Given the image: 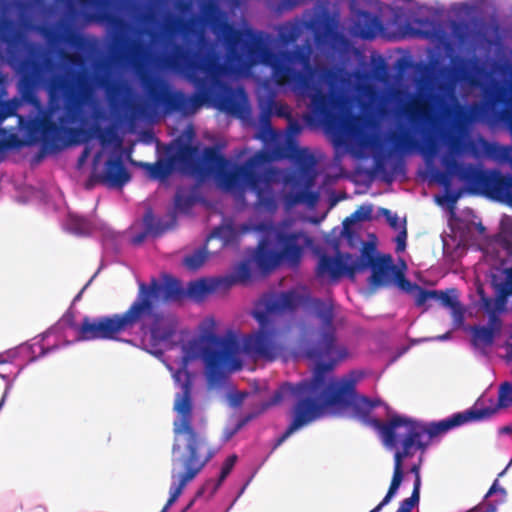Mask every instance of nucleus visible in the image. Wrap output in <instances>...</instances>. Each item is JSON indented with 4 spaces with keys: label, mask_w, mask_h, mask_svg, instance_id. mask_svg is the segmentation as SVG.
<instances>
[{
    "label": "nucleus",
    "mask_w": 512,
    "mask_h": 512,
    "mask_svg": "<svg viewBox=\"0 0 512 512\" xmlns=\"http://www.w3.org/2000/svg\"><path fill=\"white\" fill-rule=\"evenodd\" d=\"M50 112L40 109L39 115L33 118L17 115L18 127L23 136L20 138L21 148L40 144Z\"/></svg>",
    "instance_id": "nucleus-18"
},
{
    "label": "nucleus",
    "mask_w": 512,
    "mask_h": 512,
    "mask_svg": "<svg viewBox=\"0 0 512 512\" xmlns=\"http://www.w3.org/2000/svg\"><path fill=\"white\" fill-rule=\"evenodd\" d=\"M32 349L28 344H21L15 348L8 349L0 353V364L10 363L18 357L23 351H30Z\"/></svg>",
    "instance_id": "nucleus-57"
},
{
    "label": "nucleus",
    "mask_w": 512,
    "mask_h": 512,
    "mask_svg": "<svg viewBox=\"0 0 512 512\" xmlns=\"http://www.w3.org/2000/svg\"><path fill=\"white\" fill-rule=\"evenodd\" d=\"M84 5H92L96 8V12L85 16L87 22L107 23L117 31H124L126 24L123 20L111 15L107 9L110 6V0H78Z\"/></svg>",
    "instance_id": "nucleus-26"
},
{
    "label": "nucleus",
    "mask_w": 512,
    "mask_h": 512,
    "mask_svg": "<svg viewBox=\"0 0 512 512\" xmlns=\"http://www.w3.org/2000/svg\"><path fill=\"white\" fill-rule=\"evenodd\" d=\"M380 401H371L366 397H360L355 394L353 388V398L349 403H338L334 406L353 407L356 416L364 423L370 424L378 429L384 445L393 449L400 444L401 450H397L394 455V473L392 479L398 477V482L403 481L402 464L405 458L413 455V449L424 448L425 424L407 418L401 415H395L387 423L379 419H370V412L378 405ZM333 407V405L331 406Z\"/></svg>",
    "instance_id": "nucleus-8"
},
{
    "label": "nucleus",
    "mask_w": 512,
    "mask_h": 512,
    "mask_svg": "<svg viewBox=\"0 0 512 512\" xmlns=\"http://www.w3.org/2000/svg\"><path fill=\"white\" fill-rule=\"evenodd\" d=\"M402 115L411 123L421 126H433L436 123V117L431 109H419L412 104L402 109Z\"/></svg>",
    "instance_id": "nucleus-38"
},
{
    "label": "nucleus",
    "mask_w": 512,
    "mask_h": 512,
    "mask_svg": "<svg viewBox=\"0 0 512 512\" xmlns=\"http://www.w3.org/2000/svg\"><path fill=\"white\" fill-rule=\"evenodd\" d=\"M494 411L487 409H471L465 412H460L440 420L438 422H431L425 425V433L427 438H424V448L428 445L433 437H436L442 433L449 431L450 429L460 426L464 423L473 420H481L490 417Z\"/></svg>",
    "instance_id": "nucleus-16"
},
{
    "label": "nucleus",
    "mask_w": 512,
    "mask_h": 512,
    "mask_svg": "<svg viewBox=\"0 0 512 512\" xmlns=\"http://www.w3.org/2000/svg\"><path fill=\"white\" fill-rule=\"evenodd\" d=\"M255 312L254 317L259 323V330L245 336L241 343L232 334L219 336L207 333L193 338L181 346V364L177 370H173L172 377L181 392L176 394L174 404L185 395L189 403V425H191L192 401H191V374L187 370L189 362L201 360L204 365L205 376L210 387L221 385L226 377L242 367L239 359L240 351L256 358L273 359L278 352L275 342L276 331L271 323L270 314Z\"/></svg>",
    "instance_id": "nucleus-3"
},
{
    "label": "nucleus",
    "mask_w": 512,
    "mask_h": 512,
    "mask_svg": "<svg viewBox=\"0 0 512 512\" xmlns=\"http://www.w3.org/2000/svg\"><path fill=\"white\" fill-rule=\"evenodd\" d=\"M301 6L298 0H276L270 4V9L278 14L291 11Z\"/></svg>",
    "instance_id": "nucleus-58"
},
{
    "label": "nucleus",
    "mask_w": 512,
    "mask_h": 512,
    "mask_svg": "<svg viewBox=\"0 0 512 512\" xmlns=\"http://www.w3.org/2000/svg\"><path fill=\"white\" fill-rule=\"evenodd\" d=\"M509 357L512 358V345L508 349ZM512 406V384L504 382L499 388L498 404L494 408H486L487 410L494 411L493 415L498 409Z\"/></svg>",
    "instance_id": "nucleus-47"
},
{
    "label": "nucleus",
    "mask_w": 512,
    "mask_h": 512,
    "mask_svg": "<svg viewBox=\"0 0 512 512\" xmlns=\"http://www.w3.org/2000/svg\"><path fill=\"white\" fill-rule=\"evenodd\" d=\"M385 28L378 15L358 10L353 13L348 32L363 40H373L384 34Z\"/></svg>",
    "instance_id": "nucleus-17"
},
{
    "label": "nucleus",
    "mask_w": 512,
    "mask_h": 512,
    "mask_svg": "<svg viewBox=\"0 0 512 512\" xmlns=\"http://www.w3.org/2000/svg\"><path fill=\"white\" fill-rule=\"evenodd\" d=\"M39 2L40 0H32V2L15 1L12 3V6L19 12L18 21L16 24L22 32L30 31L33 29L31 19L26 15V11L32 6V4Z\"/></svg>",
    "instance_id": "nucleus-44"
},
{
    "label": "nucleus",
    "mask_w": 512,
    "mask_h": 512,
    "mask_svg": "<svg viewBox=\"0 0 512 512\" xmlns=\"http://www.w3.org/2000/svg\"><path fill=\"white\" fill-rule=\"evenodd\" d=\"M271 154L261 150L239 165L226 159L216 147H207L202 153V162L207 171L200 167L203 176L211 174L217 185L227 192H243L254 185L260 173L256 169L271 162Z\"/></svg>",
    "instance_id": "nucleus-9"
},
{
    "label": "nucleus",
    "mask_w": 512,
    "mask_h": 512,
    "mask_svg": "<svg viewBox=\"0 0 512 512\" xmlns=\"http://www.w3.org/2000/svg\"><path fill=\"white\" fill-rule=\"evenodd\" d=\"M303 130V126L295 119L290 117L288 119V126L285 131V143L283 146L276 147L271 151H286L289 150V146L292 145L294 147H298L295 142V137H297Z\"/></svg>",
    "instance_id": "nucleus-46"
},
{
    "label": "nucleus",
    "mask_w": 512,
    "mask_h": 512,
    "mask_svg": "<svg viewBox=\"0 0 512 512\" xmlns=\"http://www.w3.org/2000/svg\"><path fill=\"white\" fill-rule=\"evenodd\" d=\"M20 106L21 101L17 98L0 101V124H2L9 117H17V111L19 110Z\"/></svg>",
    "instance_id": "nucleus-50"
},
{
    "label": "nucleus",
    "mask_w": 512,
    "mask_h": 512,
    "mask_svg": "<svg viewBox=\"0 0 512 512\" xmlns=\"http://www.w3.org/2000/svg\"><path fill=\"white\" fill-rule=\"evenodd\" d=\"M86 134L81 136L82 142L90 138H97L102 146L117 145L120 149L121 141L117 135L116 130L113 127L101 128L99 125H92L88 129H85Z\"/></svg>",
    "instance_id": "nucleus-35"
},
{
    "label": "nucleus",
    "mask_w": 512,
    "mask_h": 512,
    "mask_svg": "<svg viewBox=\"0 0 512 512\" xmlns=\"http://www.w3.org/2000/svg\"><path fill=\"white\" fill-rule=\"evenodd\" d=\"M271 154V162L278 159H291L296 168L303 170H316L317 161L313 154L306 148L289 146L286 151H268Z\"/></svg>",
    "instance_id": "nucleus-27"
},
{
    "label": "nucleus",
    "mask_w": 512,
    "mask_h": 512,
    "mask_svg": "<svg viewBox=\"0 0 512 512\" xmlns=\"http://www.w3.org/2000/svg\"><path fill=\"white\" fill-rule=\"evenodd\" d=\"M94 225L87 220L75 213L69 212L64 222V228L78 236H85L91 233Z\"/></svg>",
    "instance_id": "nucleus-40"
},
{
    "label": "nucleus",
    "mask_w": 512,
    "mask_h": 512,
    "mask_svg": "<svg viewBox=\"0 0 512 512\" xmlns=\"http://www.w3.org/2000/svg\"><path fill=\"white\" fill-rule=\"evenodd\" d=\"M277 175V169L268 168L259 174L254 185L250 187V190L255 193L257 198L255 203V208L257 210H261L269 214H274L277 211L279 206V197L271 185V183L276 180Z\"/></svg>",
    "instance_id": "nucleus-15"
},
{
    "label": "nucleus",
    "mask_w": 512,
    "mask_h": 512,
    "mask_svg": "<svg viewBox=\"0 0 512 512\" xmlns=\"http://www.w3.org/2000/svg\"><path fill=\"white\" fill-rule=\"evenodd\" d=\"M101 235L103 237L104 245L109 247L117 248L119 243L121 242V239L123 238V235L120 233H117L113 231L110 227L106 225L101 226Z\"/></svg>",
    "instance_id": "nucleus-52"
},
{
    "label": "nucleus",
    "mask_w": 512,
    "mask_h": 512,
    "mask_svg": "<svg viewBox=\"0 0 512 512\" xmlns=\"http://www.w3.org/2000/svg\"><path fill=\"white\" fill-rule=\"evenodd\" d=\"M372 268L370 285L373 287L388 286L400 276V271L393 265L390 255L373 257L367 255Z\"/></svg>",
    "instance_id": "nucleus-20"
},
{
    "label": "nucleus",
    "mask_w": 512,
    "mask_h": 512,
    "mask_svg": "<svg viewBox=\"0 0 512 512\" xmlns=\"http://www.w3.org/2000/svg\"><path fill=\"white\" fill-rule=\"evenodd\" d=\"M264 305L270 312L293 311L303 307L313 311L321 322L318 342L305 347L307 358L316 362L311 380L286 385L282 389L293 391L301 396V400L294 408L293 422L280 439L281 443L290 434L323 418L332 405L351 402L353 388L361 374L351 372L339 380L328 377L336 364L348 356L347 349L336 338L335 313L330 301L313 298L308 286L299 285L287 292L267 297Z\"/></svg>",
    "instance_id": "nucleus-2"
},
{
    "label": "nucleus",
    "mask_w": 512,
    "mask_h": 512,
    "mask_svg": "<svg viewBox=\"0 0 512 512\" xmlns=\"http://www.w3.org/2000/svg\"><path fill=\"white\" fill-rule=\"evenodd\" d=\"M21 148L20 137L5 128H0V153Z\"/></svg>",
    "instance_id": "nucleus-49"
},
{
    "label": "nucleus",
    "mask_w": 512,
    "mask_h": 512,
    "mask_svg": "<svg viewBox=\"0 0 512 512\" xmlns=\"http://www.w3.org/2000/svg\"><path fill=\"white\" fill-rule=\"evenodd\" d=\"M312 188H301L300 190L290 193L287 196V204L294 206L297 204H305L309 207H313L319 200L318 193L311 190Z\"/></svg>",
    "instance_id": "nucleus-42"
},
{
    "label": "nucleus",
    "mask_w": 512,
    "mask_h": 512,
    "mask_svg": "<svg viewBox=\"0 0 512 512\" xmlns=\"http://www.w3.org/2000/svg\"><path fill=\"white\" fill-rule=\"evenodd\" d=\"M101 181L109 187L121 188L130 180V175L123 163L122 151H116L111 154L104 165L100 176Z\"/></svg>",
    "instance_id": "nucleus-21"
},
{
    "label": "nucleus",
    "mask_w": 512,
    "mask_h": 512,
    "mask_svg": "<svg viewBox=\"0 0 512 512\" xmlns=\"http://www.w3.org/2000/svg\"><path fill=\"white\" fill-rule=\"evenodd\" d=\"M495 329L493 327L475 326L472 328V341L475 346H490L494 342Z\"/></svg>",
    "instance_id": "nucleus-43"
},
{
    "label": "nucleus",
    "mask_w": 512,
    "mask_h": 512,
    "mask_svg": "<svg viewBox=\"0 0 512 512\" xmlns=\"http://www.w3.org/2000/svg\"><path fill=\"white\" fill-rule=\"evenodd\" d=\"M247 395L248 394L246 392H239V391H235V390H231V391L227 392L226 399H227L228 405L231 408L240 407L242 405V403L244 402L245 398L247 397Z\"/></svg>",
    "instance_id": "nucleus-61"
},
{
    "label": "nucleus",
    "mask_w": 512,
    "mask_h": 512,
    "mask_svg": "<svg viewBox=\"0 0 512 512\" xmlns=\"http://www.w3.org/2000/svg\"><path fill=\"white\" fill-rule=\"evenodd\" d=\"M123 55L134 65L138 66L140 62L146 60L147 53L145 47L137 41H131L123 47Z\"/></svg>",
    "instance_id": "nucleus-45"
},
{
    "label": "nucleus",
    "mask_w": 512,
    "mask_h": 512,
    "mask_svg": "<svg viewBox=\"0 0 512 512\" xmlns=\"http://www.w3.org/2000/svg\"><path fill=\"white\" fill-rule=\"evenodd\" d=\"M416 152L422 154L431 179L440 184H445L447 182L446 174L433 166V160L438 153L436 141L432 137L426 136L421 142L419 141V147H417Z\"/></svg>",
    "instance_id": "nucleus-30"
},
{
    "label": "nucleus",
    "mask_w": 512,
    "mask_h": 512,
    "mask_svg": "<svg viewBox=\"0 0 512 512\" xmlns=\"http://www.w3.org/2000/svg\"><path fill=\"white\" fill-rule=\"evenodd\" d=\"M286 385H291V384L290 383L283 384L278 389V391L275 392V394L273 395V397L270 400V402H267V403L263 404L260 409L252 411V412L248 413L246 416H244L242 419H240L237 422L239 427L242 429L248 422H250L251 420L256 418L258 415H260L266 408H268L271 405H275V404L279 403L287 395H292V396H294L297 399V402L295 403V405L292 408V419H294V408L299 403V401L301 400V396L297 395L296 393H294L291 390L282 391L283 387L286 386ZM291 422H293V420H291ZM291 424L292 423L289 424V426L287 427L286 431L277 439V441H276V443L274 445V449L279 447L280 445H282L290 436H292L294 434V433L290 434L281 443H279L280 439L286 434V432L288 431V429L291 426Z\"/></svg>",
    "instance_id": "nucleus-29"
},
{
    "label": "nucleus",
    "mask_w": 512,
    "mask_h": 512,
    "mask_svg": "<svg viewBox=\"0 0 512 512\" xmlns=\"http://www.w3.org/2000/svg\"><path fill=\"white\" fill-rule=\"evenodd\" d=\"M325 32L323 34L331 48L340 55H349L354 51L350 40L341 32L337 31V21L332 17H326L324 20Z\"/></svg>",
    "instance_id": "nucleus-28"
},
{
    "label": "nucleus",
    "mask_w": 512,
    "mask_h": 512,
    "mask_svg": "<svg viewBox=\"0 0 512 512\" xmlns=\"http://www.w3.org/2000/svg\"><path fill=\"white\" fill-rule=\"evenodd\" d=\"M379 141L377 140V145L373 150V166H372V174L378 178H380L385 183H392L396 177V175L402 173L404 171V164L401 161H396L392 163L391 167H387L386 159L390 157L388 154L384 155L378 151Z\"/></svg>",
    "instance_id": "nucleus-25"
},
{
    "label": "nucleus",
    "mask_w": 512,
    "mask_h": 512,
    "mask_svg": "<svg viewBox=\"0 0 512 512\" xmlns=\"http://www.w3.org/2000/svg\"><path fill=\"white\" fill-rule=\"evenodd\" d=\"M236 462H237V456L236 455H231L230 457H228L226 459L225 463L222 466L220 476L217 479V483L215 484V488L212 489L211 494H215L217 492V490L220 488V486L222 485L224 480L227 478V476L232 471V469H233L234 465L236 464Z\"/></svg>",
    "instance_id": "nucleus-55"
},
{
    "label": "nucleus",
    "mask_w": 512,
    "mask_h": 512,
    "mask_svg": "<svg viewBox=\"0 0 512 512\" xmlns=\"http://www.w3.org/2000/svg\"><path fill=\"white\" fill-rule=\"evenodd\" d=\"M449 28L452 37L459 44H465L471 36L470 27L466 22L451 21L449 23Z\"/></svg>",
    "instance_id": "nucleus-48"
},
{
    "label": "nucleus",
    "mask_w": 512,
    "mask_h": 512,
    "mask_svg": "<svg viewBox=\"0 0 512 512\" xmlns=\"http://www.w3.org/2000/svg\"><path fill=\"white\" fill-rule=\"evenodd\" d=\"M138 286L137 298L126 312L97 318L85 317L78 328L77 340H114L118 334L133 330L137 323L144 326L157 304L185 298V288L171 276L153 278L149 284L139 281Z\"/></svg>",
    "instance_id": "nucleus-5"
},
{
    "label": "nucleus",
    "mask_w": 512,
    "mask_h": 512,
    "mask_svg": "<svg viewBox=\"0 0 512 512\" xmlns=\"http://www.w3.org/2000/svg\"><path fill=\"white\" fill-rule=\"evenodd\" d=\"M387 140L392 146L388 153L389 156L412 154L419 147V141L407 130L392 132L388 135Z\"/></svg>",
    "instance_id": "nucleus-31"
},
{
    "label": "nucleus",
    "mask_w": 512,
    "mask_h": 512,
    "mask_svg": "<svg viewBox=\"0 0 512 512\" xmlns=\"http://www.w3.org/2000/svg\"><path fill=\"white\" fill-rule=\"evenodd\" d=\"M317 178V170H303L295 168L286 174L284 182L294 188H312Z\"/></svg>",
    "instance_id": "nucleus-37"
},
{
    "label": "nucleus",
    "mask_w": 512,
    "mask_h": 512,
    "mask_svg": "<svg viewBox=\"0 0 512 512\" xmlns=\"http://www.w3.org/2000/svg\"><path fill=\"white\" fill-rule=\"evenodd\" d=\"M276 105L274 96H269L265 99L259 100L260 114L258 122L260 126V138L263 140H275L277 137L276 131L271 126V117L273 116V109Z\"/></svg>",
    "instance_id": "nucleus-32"
},
{
    "label": "nucleus",
    "mask_w": 512,
    "mask_h": 512,
    "mask_svg": "<svg viewBox=\"0 0 512 512\" xmlns=\"http://www.w3.org/2000/svg\"><path fill=\"white\" fill-rule=\"evenodd\" d=\"M96 87L105 88L108 94H112L116 90L115 87L109 85L105 77L90 78L84 73H66L47 83L50 103L59 94L65 100V115L59 118L60 124L84 123L81 117V106L91 102Z\"/></svg>",
    "instance_id": "nucleus-10"
},
{
    "label": "nucleus",
    "mask_w": 512,
    "mask_h": 512,
    "mask_svg": "<svg viewBox=\"0 0 512 512\" xmlns=\"http://www.w3.org/2000/svg\"><path fill=\"white\" fill-rule=\"evenodd\" d=\"M144 230L132 237V242L136 245L142 243L149 235L157 236L164 231L170 229L172 225L166 223L162 219L155 218L152 212L148 211L143 218Z\"/></svg>",
    "instance_id": "nucleus-34"
},
{
    "label": "nucleus",
    "mask_w": 512,
    "mask_h": 512,
    "mask_svg": "<svg viewBox=\"0 0 512 512\" xmlns=\"http://www.w3.org/2000/svg\"><path fill=\"white\" fill-rule=\"evenodd\" d=\"M401 483L398 482V477L392 479L389 490L383 500L370 512H380L384 506H386L396 495Z\"/></svg>",
    "instance_id": "nucleus-59"
},
{
    "label": "nucleus",
    "mask_w": 512,
    "mask_h": 512,
    "mask_svg": "<svg viewBox=\"0 0 512 512\" xmlns=\"http://www.w3.org/2000/svg\"><path fill=\"white\" fill-rule=\"evenodd\" d=\"M434 300L439 301L444 307L447 308H454L455 305L458 304L456 295L454 294V291L451 292H444V291H437V295L434 297Z\"/></svg>",
    "instance_id": "nucleus-60"
},
{
    "label": "nucleus",
    "mask_w": 512,
    "mask_h": 512,
    "mask_svg": "<svg viewBox=\"0 0 512 512\" xmlns=\"http://www.w3.org/2000/svg\"><path fill=\"white\" fill-rule=\"evenodd\" d=\"M46 36L77 48L84 44V37L67 21H60Z\"/></svg>",
    "instance_id": "nucleus-33"
},
{
    "label": "nucleus",
    "mask_w": 512,
    "mask_h": 512,
    "mask_svg": "<svg viewBox=\"0 0 512 512\" xmlns=\"http://www.w3.org/2000/svg\"><path fill=\"white\" fill-rule=\"evenodd\" d=\"M349 272L350 269L341 255L328 256L323 254L318 259L316 275L319 278L327 277L331 280H338Z\"/></svg>",
    "instance_id": "nucleus-23"
},
{
    "label": "nucleus",
    "mask_w": 512,
    "mask_h": 512,
    "mask_svg": "<svg viewBox=\"0 0 512 512\" xmlns=\"http://www.w3.org/2000/svg\"><path fill=\"white\" fill-rule=\"evenodd\" d=\"M372 216V207L369 205H363L357 209L350 217H347L343 224L347 227L350 223H356L361 221L369 220Z\"/></svg>",
    "instance_id": "nucleus-54"
},
{
    "label": "nucleus",
    "mask_w": 512,
    "mask_h": 512,
    "mask_svg": "<svg viewBox=\"0 0 512 512\" xmlns=\"http://www.w3.org/2000/svg\"><path fill=\"white\" fill-rule=\"evenodd\" d=\"M252 272L248 262H241L237 264L232 273V280L234 282L245 283L251 279Z\"/></svg>",
    "instance_id": "nucleus-53"
},
{
    "label": "nucleus",
    "mask_w": 512,
    "mask_h": 512,
    "mask_svg": "<svg viewBox=\"0 0 512 512\" xmlns=\"http://www.w3.org/2000/svg\"><path fill=\"white\" fill-rule=\"evenodd\" d=\"M275 31L282 44H294L303 33V23L299 19L289 20L277 25Z\"/></svg>",
    "instance_id": "nucleus-36"
},
{
    "label": "nucleus",
    "mask_w": 512,
    "mask_h": 512,
    "mask_svg": "<svg viewBox=\"0 0 512 512\" xmlns=\"http://www.w3.org/2000/svg\"><path fill=\"white\" fill-rule=\"evenodd\" d=\"M24 33L18 28L17 24L5 16H0V41L14 45L21 42Z\"/></svg>",
    "instance_id": "nucleus-39"
},
{
    "label": "nucleus",
    "mask_w": 512,
    "mask_h": 512,
    "mask_svg": "<svg viewBox=\"0 0 512 512\" xmlns=\"http://www.w3.org/2000/svg\"><path fill=\"white\" fill-rule=\"evenodd\" d=\"M311 55L309 46L278 51L263 48L225 54L224 63H219L214 54L190 55L182 47L176 46L171 53L157 58L155 62L159 67L183 74L194 85L195 93L187 96L182 91L172 90L167 83L160 84L158 91L150 87V93L167 113L190 116L203 106H212L243 119L250 114L244 89L231 88L221 81V77H246L255 66L264 65L270 68L272 79L278 87L287 88L295 94L300 92L304 84L301 70L296 65L307 68Z\"/></svg>",
    "instance_id": "nucleus-1"
},
{
    "label": "nucleus",
    "mask_w": 512,
    "mask_h": 512,
    "mask_svg": "<svg viewBox=\"0 0 512 512\" xmlns=\"http://www.w3.org/2000/svg\"><path fill=\"white\" fill-rule=\"evenodd\" d=\"M408 29L413 36H420L442 44H446L449 40L443 25L430 19H416L408 25Z\"/></svg>",
    "instance_id": "nucleus-22"
},
{
    "label": "nucleus",
    "mask_w": 512,
    "mask_h": 512,
    "mask_svg": "<svg viewBox=\"0 0 512 512\" xmlns=\"http://www.w3.org/2000/svg\"><path fill=\"white\" fill-rule=\"evenodd\" d=\"M497 291L503 296L512 295V269L507 272L504 281L497 286Z\"/></svg>",
    "instance_id": "nucleus-64"
},
{
    "label": "nucleus",
    "mask_w": 512,
    "mask_h": 512,
    "mask_svg": "<svg viewBox=\"0 0 512 512\" xmlns=\"http://www.w3.org/2000/svg\"><path fill=\"white\" fill-rule=\"evenodd\" d=\"M196 153L195 147L183 145L173 153L169 150L167 155L160 157L155 163H140V166L154 180H166L176 170L202 174L200 167L193 162Z\"/></svg>",
    "instance_id": "nucleus-12"
},
{
    "label": "nucleus",
    "mask_w": 512,
    "mask_h": 512,
    "mask_svg": "<svg viewBox=\"0 0 512 512\" xmlns=\"http://www.w3.org/2000/svg\"><path fill=\"white\" fill-rule=\"evenodd\" d=\"M86 132L85 128L82 127L58 126L52 121V112H50L40 144L45 152H58L72 145L82 143L81 136Z\"/></svg>",
    "instance_id": "nucleus-14"
},
{
    "label": "nucleus",
    "mask_w": 512,
    "mask_h": 512,
    "mask_svg": "<svg viewBox=\"0 0 512 512\" xmlns=\"http://www.w3.org/2000/svg\"><path fill=\"white\" fill-rule=\"evenodd\" d=\"M23 73L17 83V89L22 100L40 109V102L37 98V89L41 80L40 67L35 62H25Z\"/></svg>",
    "instance_id": "nucleus-19"
},
{
    "label": "nucleus",
    "mask_w": 512,
    "mask_h": 512,
    "mask_svg": "<svg viewBox=\"0 0 512 512\" xmlns=\"http://www.w3.org/2000/svg\"><path fill=\"white\" fill-rule=\"evenodd\" d=\"M189 409L186 395L179 398L174 405L177 416L173 423L171 484L169 499L161 512H167L180 497L186 485L198 475L216 453L215 449L207 446L206 439L189 425Z\"/></svg>",
    "instance_id": "nucleus-7"
},
{
    "label": "nucleus",
    "mask_w": 512,
    "mask_h": 512,
    "mask_svg": "<svg viewBox=\"0 0 512 512\" xmlns=\"http://www.w3.org/2000/svg\"><path fill=\"white\" fill-rule=\"evenodd\" d=\"M163 30L169 33L181 31V32H188V26L185 24H182L177 19L168 18L163 24Z\"/></svg>",
    "instance_id": "nucleus-63"
},
{
    "label": "nucleus",
    "mask_w": 512,
    "mask_h": 512,
    "mask_svg": "<svg viewBox=\"0 0 512 512\" xmlns=\"http://www.w3.org/2000/svg\"><path fill=\"white\" fill-rule=\"evenodd\" d=\"M207 256L208 253L204 248L198 249L191 255L185 257L184 264L189 269L196 270L204 264V262L207 259Z\"/></svg>",
    "instance_id": "nucleus-51"
},
{
    "label": "nucleus",
    "mask_w": 512,
    "mask_h": 512,
    "mask_svg": "<svg viewBox=\"0 0 512 512\" xmlns=\"http://www.w3.org/2000/svg\"><path fill=\"white\" fill-rule=\"evenodd\" d=\"M216 285L213 280L200 279L192 281L185 288V297L193 299H201L215 289Z\"/></svg>",
    "instance_id": "nucleus-41"
},
{
    "label": "nucleus",
    "mask_w": 512,
    "mask_h": 512,
    "mask_svg": "<svg viewBox=\"0 0 512 512\" xmlns=\"http://www.w3.org/2000/svg\"><path fill=\"white\" fill-rule=\"evenodd\" d=\"M201 13L213 33L222 39L226 54L268 48L266 43L270 40V34L247 23L239 29L234 28L217 2L209 0L203 3Z\"/></svg>",
    "instance_id": "nucleus-11"
},
{
    "label": "nucleus",
    "mask_w": 512,
    "mask_h": 512,
    "mask_svg": "<svg viewBox=\"0 0 512 512\" xmlns=\"http://www.w3.org/2000/svg\"><path fill=\"white\" fill-rule=\"evenodd\" d=\"M415 301L418 306L424 305L428 300L434 299L437 295V291L424 290L418 286H415Z\"/></svg>",
    "instance_id": "nucleus-62"
},
{
    "label": "nucleus",
    "mask_w": 512,
    "mask_h": 512,
    "mask_svg": "<svg viewBox=\"0 0 512 512\" xmlns=\"http://www.w3.org/2000/svg\"><path fill=\"white\" fill-rule=\"evenodd\" d=\"M255 232L263 235H273L277 250L269 247V240L262 238L255 248L252 260L257 268L269 273L282 264L291 268L298 267L305 251L314 246L313 238L304 230H286V222L276 224L273 220L256 222L249 219L245 223L227 221L210 239L219 241V247L236 245L243 235Z\"/></svg>",
    "instance_id": "nucleus-4"
},
{
    "label": "nucleus",
    "mask_w": 512,
    "mask_h": 512,
    "mask_svg": "<svg viewBox=\"0 0 512 512\" xmlns=\"http://www.w3.org/2000/svg\"><path fill=\"white\" fill-rule=\"evenodd\" d=\"M194 204V199L191 195L182 191H177L174 199L175 209L180 212L188 211Z\"/></svg>",
    "instance_id": "nucleus-56"
},
{
    "label": "nucleus",
    "mask_w": 512,
    "mask_h": 512,
    "mask_svg": "<svg viewBox=\"0 0 512 512\" xmlns=\"http://www.w3.org/2000/svg\"><path fill=\"white\" fill-rule=\"evenodd\" d=\"M136 326H139L143 336H150L154 345L169 339L173 334L172 326L164 318L156 316L154 310L144 326L142 323H137Z\"/></svg>",
    "instance_id": "nucleus-24"
},
{
    "label": "nucleus",
    "mask_w": 512,
    "mask_h": 512,
    "mask_svg": "<svg viewBox=\"0 0 512 512\" xmlns=\"http://www.w3.org/2000/svg\"><path fill=\"white\" fill-rule=\"evenodd\" d=\"M315 70L311 65L301 71L303 87L295 96L301 99H309L308 121L316 122L333 136L334 143L341 145L346 138L355 142L364 149H374L377 145V137L365 132L366 128L375 127L371 120H366L354 115L338 116L336 111L342 105V97L334 92L324 93L321 86L313 81Z\"/></svg>",
    "instance_id": "nucleus-6"
},
{
    "label": "nucleus",
    "mask_w": 512,
    "mask_h": 512,
    "mask_svg": "<svg viewBox=\"0 0 512 512\" xmlns=\"http://www.w3.org/2000/svg\"><path fill=\"white\" fill-rule=\"evenodd\" d=\"M165 83L162 80H151L143 78L144 88L150 98V101L134 102L129 99L122 101V109L124 112V118L129 123H134L139 120L143 121H155L160 116L159 109L164 115H170L167 113L164 106L157 101L150 93V87L159 90V85Z\"/></svg>",
    "instance_id": "nucleus-13"
}]
</instances>
